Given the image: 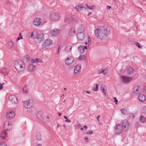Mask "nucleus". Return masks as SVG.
<instances>
[{"label": "nucleus", "mask_w": 146, "mask_h": 146, "mask_svg": "<svg viewBox=\"0 0 146 146\" xmlns=\"http://www.w3.org/2000/svg\"><path fill=\"white\" fill-rule=\"evenodd\" d=\"M123 129L125 131H127L129 129V124L127 120H124L123 122Z\"/></svg>", "instance_id": "4468645a"}, {"label": "nucleus", "mask_w": 146, "mask_h": 146, "mask_svg": "<svg viewBox=\"0 0 146 146\" xmlns=\"http://www.w3.org/2000/svg\"><path fill=\"white\" fill-rule=\"evenodd\" d=\"M37 118L39 119H41L42 118V113L41 112L39 111L38 112L37 115Z\"/></svg>", "instance_id": "c85d7f7f"}, {"label": "nucleus", "mask_w": 146, "mask_h": 146, "mask_svg": "<svg viewBox=\"0 0 146 146\" xmlns=\"http://www.w3.org/2000/svg\"><path fill=\"white\" fill-rule=\"evenodd\" d=\"M85 140L86 141L88 142L89 141H88V139L87 137H86L85 139Z\"/></svg>", "instance_id": "13d9d810"}, {"label": "nucleus", "mask_w": 146, "mask_h": 146, "mask_svg": "<svg viewBox=\"0 0 146 146\" xmlns=\"http://www.w3.org/2000/svg\"><path fill=\"white\" fill-rule=\"evenodd\" d=\"M31 62L32 63H35V60L32 59L31 60Z\"/></svg>", "instance_id": "5fc2aeb1"}, {"label": "nucleus", "mask_w": 146, "mask_h": 146, "mask_svg": "<svg viewBox=\"0 0 146 146\" xmlns=\"http://www.w3.org/2000/svg\"><path fill=\"white\" fill-rule=\"evenodd\" d=\"M105 90L104 88H103V89H100L101 91L105 95H106V93L104 92Z\"/></svg>", "instance_id": "09e8293b"}, {"label": "nucleus", "mask_w": 146, "mask_h": 146, "mask_svg": "<svg viewBox=\"0 0 146 146\" xmlns=\"http://www.w3.org/2000/svg\"><path fill=\"white\" fill-rule=\"evenodd\" d=\"M127 73L129 74H131L133 73V69L131 68H129L127 71Z\"/></svg>", "instance_id": "2f4dec72"}, {"label": "nucleus", "mask_w": 146, "mask_h": 146, "mask_svg": "<svg viewBox=\"0 0 146 146\" xmlns=\"http://www.w3.org/2000/svg\"><path fill=\"white\" fill-rule=\"evenodd\" d=\"M44 39V35L43 34H41L39 35L36 38V42L40 43Z\"/></svg>", "instance_id": "2eb2a0df"}, {"label": "nucleus", "mask_w": 146, "mask_h": 146, "mask_svg": "<svg viewBox=\"0 0 146 146\" xmlns=\"http://www.w3.org/2000/svg\"><path fill=\"white\" fill-rule=\"evenodd\" d=\"M1 72L4 75H7L8 73V70L6 68H4L1 70Z\"/></svg>", "instance_id": "a878e982"}, {"label": "nucleus", "mask_w": 146, "mask_h": 146, "mask_svg": "<svg viewBox=\"0 0 146 146\" xmlns=\"http://www.w3.org/2000/svg\"><path fill=\"white\" fill-rule=\"evenodd\" d=\"M72 48V46L70 45H66L64 49L65 52L66 53L70 52L71 51Z\"/></svg>", "instance_id": "412c9836"}, {"label": "nucleus", "mask_w": 146, "mask_h": 146, "mask_svg": "<svg viewBox=\"0 0 146 146\" xmlns=\"http://www.w3.org/2000/svg\"><path fill=\"white\" fill-rule=\"evenodd\" d=\"M138 99L140 101L143 102L145 100V96L143 94H141L139 96Z\"/></svg>", "instance_id": "5701e85b"}, {"label": "nucleus", "mask_w": 146, "mask_h": 146, "mask_svg": "<svg viewBox=\"0 0 146 146\" xmlns=\"http://www.w3.org/2000/svg\"><path fill=\"white\" fill-rule=\"evenodd\" d=\"M81 66L80 64H77L74 68V72L75 74L78 73L81 68Z\"/></svg>", "instance_id": "aec40b11"}, {"label": "nucleus", "mask_w": 146, "mask_h": 146, "mask_svg": "<svg viewBox=\"0 0 146 146\" xmlns=\"http://www.w3.org/2000/svg\"><path fill=\"white\" fill-rule=\"evenodd\" d=\"M75 8L77 11H80L83 9H85L84 7H83L81 5H77L75 7Z\"/></svg>", "instance_id": "bb28decb"}, {"label": "nucleus", "mask_w": 146, "mask_h": 146, "mask_svg": "<svg viewBox=\"0 0 146 146\" xmlns=\"http://www.w3.org/2000/svg\"><path fill=\"white\" fill-rule=\"evenodd\" d=\"M35 63H36L37 62H39V60H40V59L38 58H36L35 59Z\"/></svg>", "instance_id": "de8ad7c7"}, {"label": "nucleus", "mask_w": 146, "mask_h": 146, "mask_svg": "<svg viewBox=\"0 0 146 146\" xmlns=\"http://www.w3.org/2000/svg\"><path fill=\"white\" fill-rule=\"evenodd\" d=\"M15 67L16 70L19 72H22L25 70V65L23 64V62L20 60L16 61L14 63Z\"/></svg>", "instance_id": "f03ea898"}, {"label": "nucleus", "mask_w": 146, "mask_h": 146, "mask_svg": "<svg viewBox=\"0 0 146 146\" xmlns=\"http://www.w3.org/2000/svg\"><path fill=\"white\" fill-rule=\"evenodd\" d=\"M65 121L66 122H68V123H70L71 122V121L69 120L68 119V118L67 119H66V120H65Z\"/></svg>", "instance_id": "864d4df0"}, {"label": "nucleus", "mask_w": 146, "mask_h": 146, "mask_svg": "<svg viewBox=\"0 0 146 146\" xmlns=\"http://www.w3.org/2000/svg\"><path fill=\"white\" fill-rule=\"evenodd\" d=\"M121 78L122 81L125 83L130 82L132 79V78H129L128 77L124 76H121Z\"/></svg>", "instance_id": "9b49d317"}, {"label": "nucleus", "mask_w": 146, "mask_h": 146, "mask_svg": "<svg viewBox=\"0 0 146 146\" xmlns=\"http://www.w3.org/2000/svg\"><path fill=\"white\" fill-rule=\"evenodd\" d=\"M24 107L27 109L32 108L33 105L32 100L29 99L27 101L23 102Z\"/></svg>", "instance_id": "20e7f679"}, {"label": "nucleus", "mask_w": 146, "mask_h": 146, "mask_svg": "<svg viewBox=\"0 0 146 146\" xmlns=\"http://www.w3.org/2000/svg\"><path fill=\"white\" fill-rule=\"evenodd\" d=\"M86 93L87 94H90V91H86Z\"/></svg>", "instance_id": "69168bd1"}, {"label": "nucleus", "mask_w": 146, "mask_h": 146, "mask_svg": "<svg viewBox=\"0 0 146 146\" xmlns=\"http://www.w3.org/2000/svg\"><path fill=\"white\" fill-rule=\"evenodd\" d=\"M41 19L38 18H36L34 21L33 24L36 26H39L41 22Z\"/></svg>", "instance_id": "f3484780"}, {"label": "nucleus", "mask_w": 146, "mask_h": 146, "mask_svg": "<svg viewBox=\"0 0 146 146\" xmlns=\"http://www.w3.org/2000/svg\"><path fill=\"white\" fill-rule=\"evenodd\" d=\"M114 99L115 100L114 102H115V104H117V102H118V101L117 100L116 98V97H115L114 98Z\"/></svg>", "instance_id": "603ef678"}, {"label": "nucleus", "mask_w": 146, "mask_h": 146, "mask_svg": "<svg viewBox=\"0 0 146 146\" xmlns=\"http://www.w3.org/2000/svg\"><path fill=\"white\" fill-rule=\"evenodd\" d=\"M36 146H42L41 144H38Z\"/></svg>", "instance_id": "774afa93"}, {"label": "nucleus", "mask_w": 146, "mask_h": 146, "mask_svg": "<svg viewBox=\"0 0 146 146\" xmlns=\"http://www.w3.org/2000/svg\"><path fill=\"white\" fill-rule=\"evenodd\" d=\"M140 121L142 123H144L146 121L145 118L143 116L141 115L140 118Z\"/></svg>", "instance_id": "7c9ffc66"}, {"label": "nucleus", "mask_w": 146, "mask_h": 146, "mask_svg": "<svg viewBox=\"0 0 146 146\" xmlns=\"http://www.w3.org/2000/svg\"><path fill=\"white\" fill-rule=\"evenodd\" d=\"M68 19H66L65 20V22H66V23H67V22H68Z\"/></svg>", "instance_id": "680f3d73"}, {"label": "nucleus", "mask_w": 146, "mask_h": 146, "mask_svg": "<svg viewBox=\"0 0 146 146\" xmlns=\"http://www.w3.org/2000/svg\"><path fill=\"white\" fill-rule=\"evenodd\" d=\"M140 43L138 42H137L135 43V45L137 46L139 48H141V47L139 45Z\"/></svg>", "instance_id": "a19ab883"}, {"label": "nucleus", "mask_w": 146, "mask_h": 146, "mask_svg": "<svg viewBox=\"0 0 146 146\" xmlns=\"http://www.w3.org/2000/svg\"><path fill=\"white\" fill-rule=\"evenodd\" d=\"M123 127L122 125L118 124L116 125L115 127L114 132L116 135L121 134L123 131Z\"/></svg>", "instance_id": "7ed1b4c3"}, {"label": "nucleus", "mask_w": 146, "mask_h": 146, "mask_svg": "<svg viewBox=\"0 0 146 146\" xmlns=\"http://www.w3.org/2000/svg\"><path fill=\"white\" fill-rule=\"evenodd\" d=\"M9 99L13 104H17L18 102L17 97L15 95H11L9 97Z\"/></svg>", "instance_id": "0eeeda50"}, {"label": "nucleus", "mask_w": 146, "mask_h": 146, "mask_svg": "<svg viewBox=\"0 0 146 146\" xmlns=\"http://www.w3.org/2000/svg\"><path fill=\"white\" fill-rule=\"evenodd\" d=\"M83 127L84 128H85V129H86L87 128V127L86 125H84L83 126Z\"/></svg>", "instance_id": "0e129e2a"}, {"label": "nucleus", "mask_w": 146, "mask_h": 146, "mask_svg": "<svg viewBox=\"0 0 146 146\" xmlns=\"http://www.w3.org/2000/svg\"><path fill=\"white\" fill-rule=\"evenodd\" d=\"M76 30L74 27L71 28L69 32V35L70 36H74L76 33Z\"/></svg>", "instance_id": "6ab92c4d"}, {"label": "nucleus", "mask_w": 146, "mask_h": 146, "mask_svg": "<svg viewBox=\"0 0 146 146\" xmlns=\"http://www.w3.org/2000/svg\"><path fill=\"white\" fill-rule=\"evenodd\" d=\"M141 92V89L139 86H135L133 88V93L134 95H137L138 94L140 93Z\"/></svg>", "instance_id": "6e6552de"}, {"label": "nucleus", "mask_w": 146, "mask_h": 146, "mask_svg": "<svg viewBox=\"0 0 146 146\" xmlns=\"http://www.w3.org/2000/svg\"><path fill=\"white\" fill-rule=\"evenodd\" d=\"M62 47V46H59L58 48V52H57V53L58 54H59L60 53V50H61V48H60V47Z\"/></svg>", "instance_id": "c03bdc74"}, {"label": "nucleus", "mask_w": 146, "mask_h": 146, "mask_svg": "<svg viewBox=\"0 0 146 146\" xmlns=\"http://www.w3.org/2000/svg\"><path fill=\"white\" fill-rule=\"evenodd\" d=\"M50 17L52 21H56L59 19V15L57 13H53L51 14Z\"/></svg>", "instance_id": "39448f33"}, {"label": "nucleus", "mask_w": 146, "mask_h": 146, "mask_svg": "<svg viewBox=\"0 0 146 146\" xmlns=\"http://www.w3.org/2000/svg\"><path fill=\"white\" fill-rule=\"evenodd\" d=\"M15 115V113L14 111H10L7 113L6 117L7 118L10 119L13 118Z\"/></svg>", "instance_id": "9d476101"}, {"label": "nucleus", "mask_w": 146, "mask_h": 146, "mask_svg": "<svg viewBox=\"0 0 146 146\" xmlns=\"http://www.w3.org/2000/svg\"><path fill=\"white\" fill-rule=\"evenodd\" d=\"M3 127L5 130L10 131L12 129V124L9 121H5L4 123Z\"/></svg>", "instance_id": "423d86ee"}, {"label": "nucleus", "mask_w": 146, "mask_h": 146, "mask_svg": "<svg viewBox=\"0 0 146 146\" xmlns=\"http://www.w3.org/2000/svg\"><path fill=\"white\" fill-rule=\"evenodd\" d=\"M42 119L43 120V121L44 123H46L49 121V117L48 116H44Z\"/></svg>", "instance_id": "c756f323"}, {"label": "nucleus", "mask_w": 146, "mask_h": 146, "mask_svg": "<svg viewBox=\"0 0 146 146\" xmlns=\"http://www.w3.org/2000/svg\"><path fill=\"white\" fill-rule=\"evenodd\" d=\"M106 8L107 9L109 10L110 9L111 7H110V6H107L106 7Z\"/></svg>", "instance_id": "bf43d9fd"}, {"label": "nucleus", "mask_w": 146, "mask_h": 146, "mask_svg": "<svg viewBox=\"0 0 146 146\" xmlns=\"http://www.w3.org/2000/svg\"><path fill=\"white\" fill-rule=\"evenodd\" d=\"M100 117V115H99L97 117V120L99 122L100 121V120L99 119V118Z\"/></svg>", "instance_id": "4d7b16f0"}, {"label": "nucleus", "mask_w": 146, "mask_h": 146, "mask_svg": "<svg viewBox=\"0 0 146 146\" xmlns=\"http://www.w3.org/2000/svg\"><path fill=\"white\" fill-rule=\"evenodd\" d=\"M3 88V87L2 86H0V90H2Z\"/></svg>", "instance_id": "e2e57ef3"}, {"label": "nucleus", "mask_w": 146, "mask_h": 146, "mask_svg": "<svg viewBox=\"0 0 146 146\" xmlns=\"http://www.w3.org/2000/svg\"><path fill=\"white\" fill-rule=\"evenodd\" d=\"M85 27L84 25H80L78 26L76 28L77 32H83L85 31Z\"/></svg>", "instance_id": "a211bd4d"}, {"label": "nucleus", "mask_w": 146, "mask_h": 146, "mask_svg": "<svg viewBox=\"0 0 146 146\" xmlns=\"http://www.w3.org/2000/svg\"><path fill=\"white\" fill-rule=\"evenodd\" d=\"M93 133V132L92 131L90 130V131H88V132H86V134H88V135H89V134H92Z\"/></svg>", "instance_id": "a18cd8bd"}, {"label": "nucleus", "mask_w": 146, "mask_h": 146, "mask_svg": "<svg viewBox=\"0 0 146 146\" xmlns=\"http://www.w3.org/2000/svg\"><path fill=\"white\" fill-rule=\"evenodd\" d=\"M104 87H105V86L104 85H102L101 86V88L100 89H103V88H104Z\"/></svg>", "instance_id": "052dcab7"}, {"label": "nucleus", "mask_w": 146, "mask_h": 146, "mask_svg": "<svg viewBox=\"0 0 146 146\" xmlns=\"http://www.w3.org/2000/svg\"><path fill=\"white\" fill-rule=\"evenodd\" d=\"M0 146H7V145L5 143L3 142L0 143Z\"/></svg>", "instance_id": "58836bf2"}, {"label": "nucleus", "mask_w": 146, "mask_h": 146, "mask_svg": "<svg viewBox=\"0 0 146 146\" xmlns=\"http://www.w3.org/2000/svg\"><path fill=\"white\" fill-rule=\"evenodd\" d=\"M36 137L37 140L38 141L41 140V136L39 133L37 134Z\"/></svg>", "instance_id": "72a5a7b5"}, {"label": "nucleus", "mask_w": 146, "mask_h": 146, "mask_svg": "<svg viewBox=\"0 0 146 146\" xmlns=\"http://www.w3.org/2000/svg\"><path fill=\"white\" fill-rule=\"evenodd\" d=\"M74 60V59L73 57L72 56H69L66 60L65 63L66 65H69L72 64Z\"/></svg>", "instance_id": "1a4fd4ad"}, {"label": "nucleus", "mask_w": 146, "mask_h": 146, "mask_svg": "<svg viewBox=\"0 0 146 146\" xmlns=\"http://www.w3.org/2000/svg\"><path fill=\"white\" fill-rule=\"evenodd\" d=\"M110 30L109 27L102 26L96 29L94 32L96 36L98 38L102 39L105 36L110 34Z\"/></svg>", "instance_id": "f257e3e1"}, {"label": "nucleus", "mask_w": 146, "mask_h": 146, "mask_svg": "<svg viewBox=\"0 0 146 146\" xmlns=\"http://www.w3.org/2000/svg\"><path fill=\"white\" fill-rule=\"evenodd\" d=\"M85 58V56L83 55H81L79 57V60H81Z\"/></svg>", "instance_id": "ea45409f"}, {"label": "nucleus", "mask_w": 146, "mask_h": 146, "mask_svg": "<svg viewBox=\"0 0 146 146\" xmlns=\"http://www.w3.org/2000/svg\"><path fill=\"white\" fill-rule=\"evenodd\" d=\"M77 36L80 41H82L85 38V36L82 32H78L77 34Z\"/></svg>", "instance_id": "dca6fc26"}, {"label": "nucleus", "mask_w": 146, "mask_h": 146, "mask_svg": "<svg viewBox=\"0 0 146 146\" xmlns=\"http://www.w3.org/2000/svg\"><path fill=\"white\" fill-rule=\"evenodd\" d=\"M95 8V7L94 6H88V8L89 9H93Z\"/></svg>", "instance_id": "79ce46f5"}, {"label": "nucleus", "mask_w": 146, "mask_h": 146, "mask_svg": "<svg viewBox=\"0 0 146 146\" xmlns=\"http://www.w3.org/2000/svg\"><path fill=\"white\" fill-rule=\"evenodd\" d=\"M99 85L98 84H96V88H95L93 89V90L94 91H96L98 90V87Z\"/></svg>", "instance_id": "4c0bfd02"}, {"label": "nucleus", "mask_w": 146, "mask_h": 146, "mask_svg": "<svg viewBox=\"0 0 146 146\" xmlns=\"http://www.w3.org/2000/svg\"><path fill=\"white\" fill-rule=\"evenodd\" d=\"M64 118L65 119H67V117L66 116H64Z\"/></svg>", "instance_id": "338daca9"}, {"label": "nucleus", "mask_w": 146, "mask_h": 146, "mask_svg": "<svg viewBox=\"0 0 146 146\" xmlns=\"http://www.w3.org/2000/svg\"><path fill=\"white\" fill-rule=\"evenodd\" d=\"M121 111L122 114L125 115H127L128 114L127 112V109L124 108L121 109Z\"/></svg>", "instance_id": "cd10ccee"}, {"label": "nucleus", "mask_w": 146, "mask_h": 146, "mask_svg": "<svg viewBox=\"0 0 146 146\" xmlns=\"http://www.w3.org/2000/svg\"><path fill=\"white\" fill-rule=\"evenodd\" d=\"M29 35H30V33H29ZM29 37H34V35L33 32H32L31 33V35H29Z\"/></svg>", "instance_id": "8fccbe9b"}, {"label": "nucleus", "mask_w": 146, "mask_h": 146, "mask_svg": "<svg viewBox=\"0 0 146 146\" xmlns=\"http://www.w3.org/2000/svg\"><path fill=\"white\" fill-rule=\"evenodd\" d=\"M35 69V67L32 64H30L28 66V70L29 72H33Z\"/></svg>", "instance_id": "4be33fe9"}, {"label": "nucleus", "mask_w": 146, "mask_h": 146, "mask_svg": "<svg viewBox=\"0 0 146 146\" xmlns=\"http://www.w3.org/2000/svg\"><path fill=\"white\" fill-rule=\"evenodd\" d=\"M30 59V57L28 55H26L24 58V60L27 62H28L29 61Z\"/></svg>", "instance_id": "473e14b6"}, {"label": "nucleus", "mask_w": 146, "mask_h": 146, "mask_svg": "<svg viewBox=\"0 0 146 146\" xmlns=\"http://www.w3.org/2000/svg\"><path fill=\"white\" fill-rule=\"evenodd\" d=\"M104 72V70H103L102 71H99V72L98 73L99 74H101V73H103V72Z\"/></svg>", "instance_id": "6e6d98bb"}, {"label": "nucleus", "mask_w": 146, "mask_h": 146, "mask_svg": "<svg viewBox=\"0 0 146 146\" xmlns=\"http://www.w3.org/2000/svg\"><path fill=\"white\" fill-rule=\"evenodd\" d=\"M88 44H89V43L90 44V42L91 41V39L90 37H88Z\"/></svg>", "instance_id": "3c124183"}, {"label": "nucleus", "mask_w": 146, "mask_h": 146, "mask_svg": "<svg viewBox=\"0 0 146 146\" xmlns=\"http://www.w3.org/2000/svg\"><path fill=\"white\" fill-rule=\"evenodd\" d=\"M27 85H26L23 88V91L24 92L27 93V92L28 90L27 87Z\"/></svg>", "instance_id": "c9c22d12"}, {"label": "nucleus", "mask_w": 146, "mask_h": 146, "mask_svg": "<svg viewBox=\"0 0 146 146\" xmlns=\"http://www.w3.org/2000/svg\"><path fill=\"white\" fill-rule=\"evenodd\" d=\"M78 49L79 50L81 54H83L85 50L84 49V46L80 45L78 47Z\"/></svg>", "instance_id": "393cba45"}, {"label": "nucleus", "mask_w": 146, "mask_h": 146, "mask_svg": "<svg viewBox=\"0 0 146 146\" xmlns=\"http://www.w3.org/2000/svg\"><path fill=\"white\" fill-rule=\"evenodd\" d=\"M8 44L10 47H11L13 45V43L12 41H9L8 42Z\"/></svg>", "instance_id": "f704fd0d"}, {"label": "nucleus", "mask_w": 146, "mask_h": 146, "mask_svg": "<svg viewBox=\"0 0 146 146\" xmlns=\"http://www.w3.org/2000/svg\"><path fill=\"white\" fill-rule=\"evenodd\" d=\"M139 125V124L138 122H136L135 123V126L136 128H137L138 127Z\"/></svg>", "instance_id": "37998d69"}, {"label": "nucleus", "mask_w": 146, "mask_h": 146, "mask_svg": "<svg viewBox=\"0 0 146 146\" xmlns=\"http://www.w3.org/2000/svg\"><path fill=\"white\" fill-rule=\"evenodd\" d=\"M52 44V41L51 39H47L45 40L44 42L43 43L42 46L43 47L45 48Z\"/></svg>", "instance_id": "f8f14e48"}, {"label": "nucleus", "mask_w": 146, "mask_h": 146, "mask_svg": "<svg viewBox=\"0 0 146 146\" xmlns=\"http://www.w3.org/2000/svg\"><path fill=\"white\" fill-rule=\"evenodd\" d=\"M23 38L22 36L21 35V33L19 34V36L16 39V40H20L21 39H22Z\"/></svg>", "instance_id": "e433bc0d"}, {"label": "nucleus", "mask_w": 146, "mask_h": 146, "mask_svg": "<svg viewBox=\"0 0 146 146\" xmlns=\"http://www.w3.org/2000/svg\"><path fill=\"white\" fill-rule=\"evenodd\" d=\"M7 133L5 131H1L0 134V137L3 139H5V137L7 136Z\"/></svg>", "instance_id": "b1692460"}, {"label": "nucleus", "mask_w": 146, "mask_h": 146, "mask_svg": "<svg viewBox=\"0 0 146 146\" xmlns=\"http://www.w3.org/2000/svg\"><path fill=\"white\" fill-rule=\"evenodd\" d=\"M104 72H103V74H104L106 75L108 73V72L107 69H105L104 70Z\"/></svg>", "instance_id": "49530a36"}, {"label": "nucleus", "mask_w": 146, "mask_h": 146, "mask_svg": "<svg viewBox=\"0 0 146 146\" xmlns=\"http://www.w3.org/2000/svg\"><path fill=\"white\" fill-rule=\"evenodd\" d=\"M60 32V30L57 29H55L51 30L50 32V34L52 36H56Z\"/></svg>", "instance_id": "ddd939ff"}]
</instances>
